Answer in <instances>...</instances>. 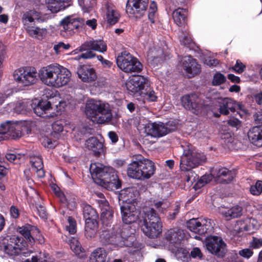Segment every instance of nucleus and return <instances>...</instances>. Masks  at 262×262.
<instances>
[{"instance_id": "25", "label": "nucleus", "mask_w": 262, "mask_h": 262, "mask_svg": "<svg viewBox=\"0 0 262 262\" xmlns=\"http://www.w3.org/2000/svg\"><path fill=\"white\" fill-rule=\"evenodd\" d=\"M77 74L79 78L83 82L94 81L97 77L94 69L88 67H80L77 70Z\"/></svg>"}, {"instance_id": "9", "label": "nucleus", "mask_w": 262, "mask_h": 262, "mask_svg": "<svg viewBox=\"0 0 262 262\" xmlns=\"http://www.w3.org/2000/svg\"><path fill=\"white\" fill-rule=\"evenodd\" d=\"M85 23V20L75 15L68 16L62 19L60 23V34L69 38L74 35Z\"/></svg>"}, {"instance_id": "22", "label": "nucleus", "mask_w": 262, "mask_h": 262, "mask_svg": "<svg viewBox=\"0 0 262 262\" xmlns=\"http://www.w3.org/2000/svg\"><path fill=\"white\" fill-rule=\"evenodd\" d=\"M117 66H142L138 59L127 51L122 52L116 59Z\"/></svg>"}, {"instance_id": "3", "label": "nucleus", "mask_w": 262, "mask_h": 262, "mask_svg": "<svg viewBox=\"0 0 262 262\" xmlns=\"http://www.w3.org/2000/svg\"><path fill=\"white\" fill-rule=\"evenodd\" d=\"M156 167L151 160L141 155H135L128 165L127 175L132 179L145 180L149 179L155 173Z\"/></svg>"}, {"instance_id": "53", "label": "nucleus", "mask_w": 262, "mask_h": 262, "mask_svg": "<svg viewBox=\"0 0 262 262\" xmlns=\"http://www.w3.org/2000/svg\"><path fill=\"white\" fill-rule=\"evenodd\" d=\"M124 72L129 73L134 76L135 73H140L142 69L140 67H119Z\"/></svg>"}, {"instance_id": "45", "label": "nucleus", "mask_w": 262, "mask_h": 262, "mask_svg": "<svg viewBox=\"0 0 262 262\" xmlns=\"http://www.w3.org/2000/svg\"><path fill=\"white\" fill-rule=\"evenodd\" d=\"M155 207L157 210L161 212L164 213V211L169 207V202L165 199H163L161 201H158L155 202Z\"/></svg>"}, {"instance_id": "32", "label": "nucleus", "mask_w": 262, "mask_h": 262, "mask_svg": "<svg viewBox=\"0 0 262 262\" xmlns=\"http://www.w3.org/2000/svg\"><path fill=\"white\" fill-rule=\"evenodd\" d=\"M165 238L171 243H179L184 238V233L179 229H170L165 233Z\"/></svg>"}, {"instance_id": "44", "label": "nucleus", "mask_w": 262, "mask_h": 262, "mask_svg": "<svg viewBox=\"0 0 262 262\" xmlns=\"http://www.w3.org/2000/svg\"><path fill=\"white\" fill-rule=\"evenodd\" d=\"M163 54V50L160 48H156L155 47L152 48H150L147 52L148 60L155 59L158 58Z\"/></svg>"}, {"instance_id": "7", "label": "nucleus", "mask_w": 262, "mask_h": 262, "mask_svg": "<svg viewBox=\"0 0 262 262\" xmlns=\"http://www.w3.org/2000/svg\"><path fill=\"white\" fill-rule=\"evenodd\" d=\"M206 160L205 156L189 147L184 150L180 161L181 170H188L198 167Z\"/></svg>"}, {"instance_id": "50", "label": "nucleus", "mask_w": 262, "mask_h": 262, "mask_svg": "<svg viewBox=\"0 0 262 262\" xmlns=\"http://www.w3.org/2000/svg\"><path fill=\"white\" fill-rule=\"evenodd\" d=\"M184 70L188 78H191L201 72L200 67H185Z\"/></svg>"}, {"instance_id": "26", "label": "nucleus", "mask_w": 262, "mask_h": 262, "mask_svg": "<svg viewBox=\"0 0 262 262\" xmlns=\"http://www.w3.org/2000/svg\"><path fill=\"white\" fill-rule=\"evenodd\" d=\"M71 77V72L67 68H58V74L56 77V88H60L66 85L70 81Z\"/></svg>"}, {"instance_id": "12", "label": "nucleus", "mask_w": 262, "mask_h": 262, "mask_svg": "<svg viewBox=\"0 0 262 262\" xmlns=\"http://www.w3.org/2000/svg\"><path fill=\"white\" fill-rule=\"evenodd\" d=\"M175 125L173 122L164 123L161 122L148 123L144 127V132L147 136L154 138H160L174 130Z\"/></svg>"}, {"instance_id": "36", "label": "nucleus", "mask_w": 262, "mask_h": 262, "mask_svg": "<svg viewBox=\"0 0 262 262\" xmlns=\"http://www.w3.org/2000/svg\"><path fill=\"white\" fill-rule=\"evenodd\" d=\"M32 228L33 227L29 224L22 227H19L17 228V231L22 235L26 241L31 245H33L35 242V239L32 236L31 233Z\"/></svg>"}, {"instance_id": "1", "label": "nucleus", "mask_w": 262, "mask_h": 262, "mask_svg": "<svg viewBox=\"0 0 262 262\" xmlns=\"http://www.w3.org/2000/svg\"><path fill=\"white\" fill-rule=\"evenodd\" d=\"M122 220L125 224L138 222L143 233L149 238H155L162 232V223L156 210L151 208H144L139 212L134 203H124L121 206Z\"/></svg>"}, {"instance_id": "8", "label": "nucleus", "mask_w": 262, "mask_h": 262, "mask_svg": "<svg viewBox=\"0 0 262 262\" xmlns=\"http://www.w3.org/2000/svg\"><path fill=\"white\" fill-rule=\"evenodd\" d=\"M38 77L39 72H37L34 67H20L13 73L14 79L24 86L35 83Z\"/></svg>"}, {"instance_id": "64", "label": "nucleus", "mask_w": 262, "mask_h": 262, "mask_svg": "<svg viewBox=\"0 0 262 262\" xmlns=\"http://www.w3.org/2000/svg\"><path fill=\"white\" fill-rule=\"evenodd\" d=\"M36 208L39 216L42 219H47L48 214L46 208L41 205L38 206Z\"/></svg>"}, {"instance_id": "28", "label": "nucleus", "mask_w": 262, "mask_h": 262, "mask_svg": "<svg viewBox=\"0 0 262 262\" xmlns=\"http://www.w3.org/2000/svg\"><path fill=\"white\" fill-rule=\"evenodd\" d=\"M30 159L32 170L36 173L39 178L44 177L45 173L43 169V165L42 159L39 156L31 157Z\"/></svg>"}, {"instance_id": "58", "label": "nucleus", "mask_w": 262, "mask_h": 262, "mask_svg": "<svg viewBox=\"0 0 262 262\" xmlns=\"http://www.w3.org/2000/svg\"><path fill=\"white\" fill-rule=\"evenodd\" d=\"M211 180V177L209 176H203L198 181L196 184L194 186V188L196 189L201 188L208 183Z\"/></svg>"}, {"instance_id": "47", "label": "nucleus", "mask_w": 262, "mask_h": 262, "mask_svg": "<svg viewBox=\"0 0 262 262\" xmlns=\"http://www.w3.org/2000/svg\"><path fill=\"white\" fill-rule=\"evenodd\" d=\"M157 11V4L152 1L151 2L149 5V8L148 10V17L150 22L152 24L155 23V18L156 17V13Z\"/></svg>"}, {"instance_id": "51", "label": "nucleus", "mask_w": 262, "mask_h": 262, "mask_svg": "<svg viewBox=\"0 0 262 262\" xmlns=\"http://www.w3.org/2000/svg\"><path fill=\"white\" fill-rule=\"evenodd\" d=\"M182 66H195L196 64V60L189 55L182 57L180 60Z\"/></svg>"}, {"instance_id": "30", "label": "nucleus", "mask_w": 262, "mask_h": 262, "mask_svg": "<svg viewBox=\"0 0 262 262\" xmlns=\"http://www.w3.org/2000/svg\"><path fill=\"white\" fill-rule=\"evenodd\" d=\"M220 112L221 114L227 115L229 113V111L234 112L236 109V104L231 99L225 98L222 99L220 103Z\"/></svg>"}, {"instance_id": "62", "label": "nucleus", "mask_w": 262, "mask_h": 262, "mask_svg": "<svg viewBox=\"0 0 262 262\" xmlns=\"http://www.w3.org/2000/svg\"><path fill=\"white\" fill-rule=\"evenodd\" d=\"M24 262H47V260L42 257V253H39L35 256H33L31 259H27Z\"/></svg>"}, {"instance_id": "63", "label": "nucleus", "mask_w": 262, "mask_h": 262, "mask_svg": "<svg viewBox=\"0 0 262 262\" xmlns=\"http://www.w3.org/2000/svg\"><path fill=\"white\" fill-rule=\"evenodd\" d=\"M239 254L243 257L249 258L253 254V252L249 248H246L240 250Z\"/></svg>"}, {"instance_id": "29", "label": "nucleus", "mask_w": 262, "mask_h": 262, "mask_svg": "<svg viewBox=\"0 0 262 262\" xmlns=\"http://www.w3.org/2000/svg\"><path fill=\"white\" fill-rule=\"evenodd\" d=\"M87 148L93 151L96 156L99 155L103 151V144L96 137H91L86 141Z\"/></svg>"}, {"instance_id": "52", "label": "nucleus", "mask_w": 262, "mask_h": 262, "mask_svg": "<svg viewBox=\"0 0 262 262\" xmlns=\"http://www.w3.org/2000/svg\"><path fill=\"white\" fill-rule=\"evenodd\" d=\"M250 192L253 195H258L262 192V181H257L255 185L250 187Z\"/></svg>"}, {"instance_id": "15", "label": "nucleus", "mask_w": 262, "mask_h": 262, "mask_svg": "<svg viewBox=\"0 0 262 262\" xmlns=\"http://www.w3.org/2000/svg\"><path fill=\"white\" fill-rule=\"evenodd\" d=\"M5 253L11 256L18 255L23 248V238L16 235L6 237L1 246Z\"/></svg>"}, {"instance_id": "56", "label": "nucleus", "mask_w": 262, "mask_h": 262, "mask_svg": "<svg viewBox=\"0 0 262 262\" xmlns=\"http://www.w3.org/2000/svg\"><path fill=\"white\" fill-rule=\"evenodd\" d=\"M70 246L71 250L76 254H79L81 251V245L76 239H73L70 241Z\"/></svg>"}, {"instance_id": "17", "label": "nucleus", "mask_w": 262, "mask_h": 262, "mask_svg": "<svg viewBox=\"0 0 262 262\" xmlns=\"http://www.w3.org/2000/svg\"><path fill=\"white\" fill-rule=\"evenodd\" d=\"M188 228L192 232L202 235L211 231L213 228L211 220L192 219L187 223Z\"/></svg>"}, {"instance_id": "40", "label": "nucleus", "mask_w": 262, "mask_h": 262, "mask_svg": "<svg viewBox=\"0 0 262 262\" xmlns=\"http://www.w3.org/2000/svg\"><path fill=\"white\" fill-rule=\"evenodd\" d=\"M221 97L220 93L214 92L213 91H210L206 97V100H205L206 105V107L208 106H216V103H220L223 99Z\"/></svg>"}, {"instance_id": "48", "label": "nucleus", "mask_w": 262, "mask_h": 262, "mask_svg": "<svg viewBox=\"0 0 262 262\" xmlns=\"http://www.w3.org/2000/svg\"><path fill=\"white\" fill-rule=\"evenodd\" d=\"M114 211L104 213H101V220L103 225L106 226L111 224L113 222Z\"/></svg>"}, {"instance_id": "19", "label": "nucleus", "mask_w": 262, "mask_h": 262, "mask_svg": "<svg viewBox=\"0 0 262 262\" xmlns=\"http://www.w3.org/2000/svg\"><path fill=\"white\" fill-rule=\"evenodd\" d=\"M59 68L63 67H42L39 70V78L42 82L48 86L55 87Z\"/></svg>"}, {"instance_id": "5", "label": "nucleus", "mask_w": 262, "mask_h": 262, "mask_svg": "<svg viewBox=\"0 0 262 262\" xmlns=\"http://www.w3.org/2000/svg\"><path fill=\"white\" fill-rule=\"evenodd\" d=\"M47 19L46 15H42L35 10L26 12L22 17L24 28L27 33L30 36L38 39H42L46 36L47 30L46 28H40L32 26L30 23H33L35 20L39 23H42Z\"/></svg>"}, {"instance_id": "24", "label": "nucleus", "mask_w": 262, "mask_h": 262, "mask_svg": "<svg viewBox=\"0 0 262 262\" xmlns=\"http://www.w3.org/2000/svg\"><path fill=\"white\" fill-rule=\"evenodd\" d=\"M241 231H246L252 234L257 230L259 227L258 222L253 218H247L238 222Z\"/></svg>"}, {"instance_id": "39", "label": "nucleus", "mask_w": 262, "mask_h": 262, "mask_svg": "<svg viewBox=\"0 0 262 262\" xmlns=\"http://www.w3.org/2000/svg\"><path fill=\"white\" fill-rule=\"evenodd\" d=\"M32 108H33L32 102L24 100L17 102L15 104L14 110L18 114H24L30 111Z\"/></svg>"}, {"instance_id": "4", "label": "nucleus", "mask_w": 262, "mask_h": 262, "mask_svg": "<svg viewBox=\"0 0 262 262\" xmlns=\"http://www.w3.org/2000/svg\"><path fill=\"white\" fill-rule=\"evenodd\" d=\"M85 113L88 118L93 122L99 124L108 122L112 118L108 103L93 99L86 101Z\"/></svg>"}, {"instance_id": "33", "label": "nucleus", "mask_w": 262, "mask_h": 262, "mask_svg": "<svg viewBox=\"0 0 262 262\" xmlns=\"http://www.w3.org/2000/svg\"><path fill=\"white\" fill-rule=\"evenodd\" d=\"M98 228L97 220L85 221V236L87 238H94L97 233Z\"/></svg>"}, {"instance_id": "42", "label": "nucleus", "mask_w": 262, "mask_h": 262, "mask_svg": "<svg viewBox=\"0 0 262 262\" xmlns=\"http://www.w3.org/2000/svg\"><path fill=\"white\" fill-rule=\"evenodd\" d=\"M157 97L155 94V92L151 89L150 82H149V85L144 92V94H142L139 100L142 101L144 103L146 101L154 102L157 100Z\"/></svg>"}, {"instance_id": "20", "label": "nucleus", "mask_w": 262, "mask_h": 262, "mask_svg": "<svg viewBox=\"0 0 262 262\" xmlns=\"http://www.w3.org/2000/svg\"><path fill=\"white\" fill-rule=\"evenodd\" d=\"M33 108L35 114L39 117L46 119L53 118L56 116L55 113L51 112L52 110L51 100L40 101L37 105Z\"/></svg>"}, {"instance_id": "60", "label": "nucleus", "mask_w": 262, "mask_h": 262, "mask_svg": "<svg viewBox=\"0 0 262 262\" xmlns=\"http://www.w3.org/2000/svg\"><path fill=\"white\" fill-rule=\"evenodd\" d=\"M69 47L70 45L69 44L66 45L62 42H59L54 46L53 49L56 54H58L62 52V50H67Z\"/></svg>"}, {"instance_id": "35", "label": "nucleus", "mask_w": 262, "mask_h": 262, "mask_svg": "<svg viewBox=\"0 0 262 262\" xmlns=\"http://www.w3.org/2000/svg\"><path fill=\"white\" fill-rule=\"evenodd\" d=\"M48 4L56 5L55 6H51V10L52 12H57L70 6L72 0H46Z\"/></svg>"}, {"instance_id": "38", "label": "nucleus", "mask_w": 262, "mask_h": 262, "mask_svg": "<svg viewBox=\"0 0 262 262\" xmlns=\"http://www.w3.org/2000/svg\"><path fill=\"white\" fill-rule=\"evenodd\" d=\"M187 11L184 9L178 8L172 14L173 19L178 26H182L185 24Z\"/></svg>"}, {"instance_id": "31", "label": "nucleus", "mask_w": 262, "mask_h": 262, "mask_svg": "<svg viewBox=\"0 0 262 262\" xmlns=\"http://www.w3.org/2000/svg\"><path fill=\"white\" fill-rule=\"evenodd\" d=\"M221 213L227 220H230L241 216L243 214V208L238 205H236L227 210L221 211Z\"/></svg>"}, {"instance_id": "61", "label": "nucleus", "mask_w": 262, "mask_h": 262, "mask_svg": "<svg viewBox=\"0 0 262 262\" xmlns=\"http://www.w3.org/2000/svg\"><path fill=\"white\" fill-rule=\"evenodd\" d=\"M100 207H101V212L106 213L113 211L112 208L110 206L108 202L106 200L101 201Z\"/></svg>"}, {"instance_id": "37", "label": "nucleus", "mask_w": 262, "mask_h": 262, "mask_svg": "<svg viewBox=\"0 0 262 262\" xmlns=\"http://www.w3.org/2000/svg\"><path fill=\"white\" fill-rule=\"evenodd\" d=\"M135 191L136 192V190H135V188L133 187H129L124 189L123 190H121V192L120 193V199H122L124 203H133L132 202L135 200L136 198Z\"/></svg>"}, {"instance_id": "59", "label": "nucleus", "mask_w": 262, "mask_h": 262, "mask_svg": "<svg viewBox=\"0 0 262 262\" xmlns=\"http://www.w3.org/2000/svg\"><path fill=\"white\" fill-rule=\"evenodd\" d=\"M249 245L252 249H259L262 247V238L253 236L252 239L249 243Z\"/></svg>"}, {"instance_id": "55", "label": "nucleus", "mask_w": 262, "mask_h": 262, "mask_svg": "<svg viewBox=\"0 0 262 262\" xmlns=\"http://www.w3.org/2000/svg\"><path fill=\"white\" fill-rule=\"evenodd\" d=\"M68 221L69 225L66 227L67 230H68L70 233L73 234L76 232V222L71 216L68 217Z\"/></svg>"}, {"instance_id": "49", "label": "nucleus", "mask_w": 262, "mask_h": 262, "mask_svg": "<svg viewBox=\"0 0 262 262\" xmlns=\"http://www.w3.org/2000/svg\"><path fill=\"white\" fill-rule=\"evenodd\" d=\"M184 172L185 177L186 178V181L190 184H192L195 181L197 177V174L192 170V169L188 170H181Z\"/></svg>"}, {"instance_id": "54", "label": "nucleus", "mask_w": 262, "mask_h": 262, "mask_svg": "<svg viewBox=\"0 0 262 262\" xmlns=\"http://www.w3.org/2000/svg\"><path fill=\"white\" fill-rule=\"evenodd\" d=\"M65 121L63 119L57 120L52 124V129L55 133H60L63 130Z\"/></svg>"}, {"instance_id": "10", "label": "nucleus", "mask_w": 262, "mask_h": 262, "mask_svg": "<svg viewBox=\"0 0 262 262\" xmlns=\"http://www.w3.org/2000/svg\"><path fill=\"white\" fill-rule=\"evenodd\" d=\"M149 85V80L144 76L139 75L134 76L125 83L128 94L138 100L139 99L142 94H144Z\"/></svg>"}, {"instance_id": "16", "label": "nucleus", "mask_w": 262, "mask_h": 262, "mask_svg": "<svg viewBox=\"0 0 262 262\" xmlns=\"http://www.w3.org/2000/svg\"><path fill=\"white\" fill-rule=\"evenodd\" d=\"M207 249L211 253L218 257H223L226 251V244L220 237L211 236L205 241Z\"/></svg>"}, {"instance_id": "27", "label": "nucleus", "mask_w": 262, "mask_h": 262, "mask_svg": "<svg viewBox=\"0 0 262 262\" xmlns=\"http://www.w3.org/2000/svg\"><path fill=\"white\" fill-rule=\"evenodd\" d=\"M108 260L107 253L102 248H98L94 250L89 257L90 262H108Z\"/></svg>"}, {"instance_id": "2", "label": "nucleus", "mask_w": 262, "mask_h": 262, "mask_svg": "<svg viewBox=\"0 0 262 262\" xmlns=\"http://www.w3.org/2000/svg\"><path fill=\"white\" fill-rule=\"evenodd\" d=\"M90 171L94 181L99 185L107 189H118L121 187V181L112 167L94 163L91 164Z\"/></svg>"}, {"instance_id": "57", "label": "nucleus", "mask_w": 262, "mask_h": 262, "mask_svg": "<svg viewBox=\"0 0 262 262\" xmlns=\"http://www.w3.org/2000/svg\"><path fill=\"white\" fill-rule=\"evenodd\" d=\"M177 255L178 258L183 261H188L190 258L188 252L185 249L179 250Z\"/></svg>"}, {"instance_id": "13", "label": "nucleus", "mask_w": 262, "mask_h": 262, "mask_svg": "<svg viewBox=\"0 0 262 262\" xmlns=\"http://www.w3.org/2000/svg\"><path fill=\"white\" fill-rule=\"evenodd\" d=\"M129 234L127 229L116 226L112 228L111 233L106 230L103 231L100 238L107 240L112 244L122 247L125 245V241L129 236Z\"/></svg>"}, {"instance_id": "23", "label": "nucleus", "mask_w": 262, "mask_h": 262, "mask_svg": "<svg viewBox=\"0 0 262 262\" xmlns=\"http://www.w3.org/2000/svg\"><path fill=\"white\" fill-rule=\"evenodd\" d=\"M248 137L253 145L257 147L262 146V125L251 128L248 132Z\"/></svg>"}, {"instance_id": "43", "label": "nucleus", "mask_w": 262, "mask_h": 262, "mask_svg": "<svg viewBox=\"0 0 262 262\" xmlns=\"http://www.w3.org/2000/svg\"><path fill=\"white\" fill-rule=\"evenodd\" d=\"M78 3L84 13L90 12L96 4L95 0H92L91 2L89 0H78Z\"/></svg>"}, {"instance_id": "34", "label": "nucleus", "mask_w": 262, "mask_h": 262, "mask_svg": "<svg viewBox=\"0 0 262 262\" xmlns=\"http://www.w3.org/2000/svg\"><path fill=\"white\" fill-rule=\"evenodd\" d=\"M106 18L107 23L111 25H113L117 23L120 18V14L117 11L113 5L106 4Z\"/></svg>"}, {"instance_id": "41", "label": "nucleus", "mask_w": 262, "mask_h": 262, "mask_svg": "<svg viewBox=\"0 0 262 262\" xmlns=\"http://www.w3.org/2000/svg\"><path fill=\"white\" fill-rule=\"evenodd\" d=\"M83 216L85 219V221L88 220H97L98 219V215L97 212L89 205H84L83 208Z\"/></svg>"}, {"instance_id": "21", "label": "nucleus", "mask_w": 262, "mask_h": 262, "mask_svg": "<svg viewBox=\"0 0 262 262\" xmlns=\"http://www.w3.org/2000/svg\"><path fill=\"white\" fill-rule=\"evenodd\" d=\"M212 174L222 183L231 182L235 176L234 171L229 170L226 167H219L213 169Z\"/></svg>"}, {"instance_id": "11", "label": "nucleus", "mask_w": 262, "mask_h": 262, "mask_svg": "<svg viewBox=\"0 0 262 262\" xmlns=\"http://www.w3.org/2000/svg\"><path fill=\"white\" fill-rule=\"evenodd\" d=\"M107 50V46L103 40L101 39H90L85 41L80 47L81 51H88L75 57V60L83 59H90L95 56V54L93 51L99 52H104Z\"/></svg>"}, {"instance_id": "14", "label": "nucleus", "mask_w": 262, "mask_h": 262, "mask_svg": "<svg viewBox=\"0 0 262 262\" xmlns=\"http://www.w3.org/2000/svg\"><path fill=\"white\" fill-rule=\"evenodd\" d=\"M181 103L186 110L196 115L201 113L207 105L205 104L204 100L195 93L186 94L182 96Z\"/></svg>"}, {"instance_id": "18", "label": "nucleus", "mask_w": 262, "mask_h": 262, "mask_svg": "<svg viewBox=\"0 0 262 262\" xmlns=\"http://www.w3.org/2000/svg\"><path fill=\"white\" fill-rule=\"evenodd\" d=\"M148 0H128L126 4V12L136 18L143 16L147 8Z\"/></svg>"}, {"instance_id": "46", "label": "nucleus", "mask_w": 262, "mask_h": 262, "mask_svg": "<svg viewBox=\"0 0 262 262\" xmlns=\"http://www.w3.org/2000/svg\"><path fill=\"white\" fill-rule=\"evenodd\" d=\"M226 81V77L220 72L216 73L213 77L212 84L214 86L220 85Z\"/></svg>"}, {"instance_id": "6", "label": "nucleus", "mask_w": 262, "mask_h": 262, "mask_svg": "<svg viewBox=\"0 0 262 262\" xmlns=\"http://www.w3.org/2000/svg\"><path fill=\"white\" fill-rule=\"evenodd\" d=\"M30 132L31 129L25 122L7 121L0 126V141L10 138H19Z\"/></svg>"}]
</instances>
